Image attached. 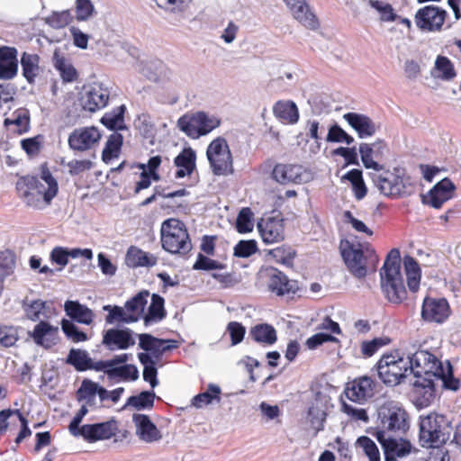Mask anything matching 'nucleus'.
Returning a JSON list of instances; mask_svg holds the SVG:
<instances>
[{"label":"nucleus","instance_id":"1","mask_svg":"<svg viewBox=\"0 0 461 461\" xmlns=\"http://www.w3.org/2000/svg\"><path fill=\"white\" fill-rule=\"evenodd\" d=\"M58 191V182L46 163L41 165L40 176H21L15 183L16 196L26 207L33 210L48 207Z\"/></svg>","mask_w":461,"mask_h":461},{"label":"nucleus","instance_id":"2","mask_svg":"<svg viewBox=\"0 0 461 461\" xmlns=\"http://www.w3.org/2000/svg\"><path fill=\"white\" fill-rule=\"evenodd\" d=\"M409 359L411 361V374L415 377L438 379L447 389L459 388V380L454 377L453 367L449 361L444 365L434 354L427 350H418L409 355Z\"/></svg>","mask_w":461,"mask_h":461},{"label":"nucleus","instance_id":"3","mask_svg":"<svg viewBox=\"0 0 461 461\" xmlns=\"http://www.w3.org/2000/svg\"><path fill=\"white\" fill-rule=\"evenodd\" d=\"M381 289L392 303L400 304L407 298V291L401 273V258L398 249L388 253L380 271Z\"/></svg>","mask_w":461,"mask_h":461},{"label":"nucleus","instance_id":"4","mask_svg":"<svg viewBox=\"0 0 461 461\" xmlns=\"http://www.w3.org/2000/svg\"><path fill=\"white\" fill-rule=\"evenodd\" d=\"M298 138L306 143L313 142L315 144H321L322 141L352 144L355 141L353 136L337 122L329 124L319 116H312L305 121Z\"/></svg>","mask_w":461,"mask_h":461},{"label":"nucleus","instance_id":"5","mask_svg":"<svg viewBox=\"0 0 461 461\" xmlns=\"http://www.w3.org/2000/svg\"><path fill=\"white\" fill-rule=\"evenodd\" d=\"M410 429V414L407 410L394 401L384 402L377 410L375 427L371 434L382 435H401Z\"/></svg>","mask_w":461,"mask_h":461},{"label":"nucleus","instance_id":"6","mask_svg":"<svg viewBox=\"0 0 461 461\" xmlns=\"http://www.w3.org/2000/svg\"><path fill=\"white\" fill-rule=\"evenodd\" d=\"M340 253L348 271L357 278H364L369 268L375 269L378 256L368 243L340 242Z\"/></svg>","mask_w":461,"mask_h":461},{"label":"nucleus","instance_id":"7","mask_svg":"<svg viewBox=\"0 0 461 461\" xmlns=\"http://www.w3.org/2000/svg\"><path fill=\"white\" fill-rule=\"evenodd\" d=\"M453 433L451 421L443 414L429 412L419 419V440L423 447H439Z\"/></svg>","mask_w":461,"mask_h":461},{"label":"nucleus","instance_id":"8","mask_svg":"<svg viewBox=\"0 0 461 461\" xmlns=\"http://www.w3.org/2000/svg\"><path fill=\"white\" fill-rule=\"evenodd\" d=\"M409 355L395 348L384 353L375 365L379 379L389 386L400 384L411 374Z\"/></svg>","mask_w":461,"mask_h":461},{"label":"nucleus","instance_id":"9","mask_svg":"<svg viewBox=\"0 0 461 461\" xmlns=\"http://www.w3.org/2000/svg\"><path fill=\"white\" fill-rule=\"evenodd\" d=\"M372 180L381 194L390 198L410 196L417 191V183L399 167L382 168L372 174Z\"/></svg>","mask_w":461,"mask_h":461},{"label":"nucleus","instance_id":"10","mask_svg":"<svg viewBox=\"0 0 461 461\" xmlns=\"http://www.w3.org/2000/svg\"><path fill=\"white\" fill-rule=\"evenodd\" d=\"M162 248L171 253L187 255L192 249V242L185 223L175 218L163 221L161 225Z\"/></svg>","mask_w":461,"mask_h":461},{"label":"nucleus","instance_id":"11","mask_svg":"<svg viewBox=\"0 0 461 461\" xmlns=\"http://www.w3.org/2000/svg\"><path fill=\"white\" fill-rule=\"evenodd\" d=\"M221 120L204 112L185 113L177 120V127L192 140L205 136L219 127Z\"/></svg>","mask_w":461,"mask_h":461},{"label":"nucleus","instance_id":"12","mask_svg":"<svg viewBox=\"0 0 461 461\" xmlns=\"http://www.w3.org/2000/svg\"><path fill=\"white\" fill-rule=\"evenodd\" d=\"M129 434L128 429L119 428V423L115 419L100 423L85 424L81 426L79 431V436L88 443L110 439L113 437H114L115 442L123 441Z\"/></svg>","mask_w":461,"mask_h":461},{"label":"nucleus","instance_id":"13","mask_svg":"<svg viewBox=\"0 0 461 461\" xmlns=\"http://www.w3.org/2000/svg\"><path fill=\"white\" fill-rule=\"evenodd\" d=\"M110 91L102 83L95 82L85 86L80 95V104L85 111L94 113L106 106Z\"/></svg>","mask_w":461,"mask_h":461},{"label":"nucleus","instance_id":"14","mask_svg":"<svg viewBox=\"0 0 461 461\" xmlns=\"http://www.w3.org/2000/svg\"><path fill=\"white\" fill-rule=\"evenodd\" d=\"M450 314L451 309L447 299L429 295L423 299L420 311L423 321L441 324L449 318Z\"/></svg>","mask_w":461,"mask_h":461},{"label":"nucleus","instance_id":"15","mask_svg":"<svg viewBox=\"0 0 461 461\" xmlns=\"http://www.w3.org/2000/svg\"><path fill=\"white\" fill-rule=\"evenodd\" d=\"M258 230L264 243L272 244L285 240V219L280 212L261 218Z\"/></svg>","mask_w":461,"mask_h":461},{"label":"nucleus","instance_id":"16","mask_svg":"<svg viewBox=\"0 0 461 461\" xmlns=\"http://www.w3.org/2000/svg\"><path fill=\"white\" fill-rule=\"evenodd\" d=\"M375 382L367 375H362L346 384L344 394L349 401L363 403L374 395Z\"/></svg>","mask_w":461,"mask_h":461},{"label":"nucleus","instance_id":"17","mask_svg":"<svg viewBox=\"0 0 461 461\" xmlns=\"http://www.w3.org/2000/svg\"><path fill=\"white\" fill-rule=\"evenodd\" d=\"M382 446L384 461H397L398 458L404 457L411 452L412 446L411 442L404 438H393L391 435L375 436Z\"/></svg>","mask_w":461,"mask_h":461},{"label":"nucleus","instance_id":"18","mask_svg":"<svg viewBox=\"0 0 461 461\" xmlns=\"http://www.w3.org/2000/svg\"><path fill=\"white\" fill-rule=\"evenodd\" d=\"M343 120L355 131L359 139L373 137L379 125L364 113L349 112L342 115Z\"/></svg>","mask_w":461,"mask_h":461},{"label":"nucleus","instance_id":"19","mask_svg":"<svg viewBox=\"0 0 461 461\" xmlns=\"http://www.w3.org/2000/svg\"><path fill=\"white\" fill-rule=\"evenodd\" d=\"M446 11L433 5L420 9L415 15L416 25L426 31H438L441 29L446 17Z\"/></svg>","mask_w":461,"mask_h":461},{"label":"nucleus","instance_id":"20","mask_svg":"<svg viewBox=\"0 0 461 461\" xmlns=\"http://www.w3.org/2000/svg\"><path fill=\"white\" fill-rule=\"evenodd\" d=\"M139 346L145 353L149 352L151 357L159 359L167 351L177 348V342L174 339H158L151 334L142 333L139 335Z\"/></svg>","mask_w":461,"mask_h":461},{"label":"nucleus","instance_id":"21","mask_svg":"<svg viewBox=\"0 0 461 461\" xmlns=\"http://www.w3.org/2000/svg\"><path fill=\"white\" fill-rule=\"evenodd\" d=\"M206 153L215 175H225L230 171L232 158L229 146H208Z\"/></svg>","mask_w":461,"mask_h":461},{"label":"nucleus","instance_id":"22","mask_svg":"<svg viewBox=\"0 0 461 461\" xmlns=\"http://www.w3.org/2000/svg\"><path fill=\"white\" fill-rule=\"evenodd\" d=\"M267 287L277 296L294 294L299 290L297 281L289 279L276 268L269 271Z\"/></svg>","mask_w":461,"mask_h":461},{"label":"nucleus","instance_id":"23","mask_svg":"<svg viewBox=\"0 0 461 461\" xmlns=\"http://www.w3.org/2000/svg\"><path fill=\"white\" fill-rule=\"evenodd\" d=\"M436 389L431 378L418 379L413 384L412 402L419 410L429 407L434 401Z\"/></svg>","mask_w":461,"mask_h":461},{"label":"nucleus","instance_id":"24","mask_svg":"<svg viewBox=\"0 0 461 461\" xmlns=\"http://www.w3.org/2000/svg\"><path fill=\"white\" fill-rule=\"evenodd\" d=\"M59 332L58 326L51 325L45 321H41L34 326L31 337L37 345L44 348H50L58 343Z\"/></svg>","mask_w":461,"mask_h":461},{"label":"nucleus","instance_id":"25","mask_svg":"<svg viewBox=\"0 0 461 461\" xmlns=\"http://www.w3.org/2000/svg\"><path fill=\"white\" fill-rule=\"evenodd\" d=\"M132 420L136 427V434L140 440L152 443L162 438V434L149 417L142 413H134Z\"/></svg>","mask_w":461,"mask_h":461},{"label":"nucleus","instance_id":"26","mask_svg":"<svg viewBox=\"0 0 461 461\" xmlns=\"http://www.w3.org/2000/svg\"><path fill=\"white\" fill-rule=\"evenodd\" d=\"M103 344L109 349H127L135 344L130 329H109L103 336Z\"/></svg>","mask_w":461,"mask_h":461},{"label":"nucleus","instance_id":"27","mask_svg":"<svg viewBox=\"0 0 461 461\" xmlns=\"http://www.w3.org/2000/svg\"><path fill=\"white\" fill-rule=\"evenodd\" d=\"M292 15L303 26L314 29L318 25L315 15L310 10L305 0H284Z\"/></svg>","mask_w":461,"mask_h":461},{"label":"nucleus","instance_id":"28","mask_svg":"<svg viewBox=\"0 0 461 461\" xmlns=\"http://www.w3.org/2000/svg\"><path fill=\"white\" fill-rule=\"evenodd\" d=\"M303 168L295 164H276L272 171L273 178L283 185L303 182Z\"/></svg>","mask_w":461,"mask_h":461},{"label":"nucleus","instance_id":"29","mask_svg":"<svg viewBox=\"0 0 461 461\" xmlns=\"http://www.w3.org/2000/svg\"><path fill=\"white\" fill-rule=\"evenodd\" d=\"M18 71L17 50L11 47H0V79L14 78Z\"/></svg>","mask_w":461,"mask_h":461},{"label":"nucleus","instance_id":"30","mask_svg":"<svg viewBox=\"0 0 461 461\" xmlns=\"http://www.w3.org/2000/svg\"><path fill=\"white\" fill-rule=\"evenodd\" d=\"M274 116L284 124H296L300 118L296 104L291 100H279L272 108Z\"/></svg>","mask_w":461,"mask_h":461},{"label":"nucleus","instance_id":"31","mask_svg":"<svg viewBox=\"0 0 461 461\" xmlns=\"http://www.w3.org/2000/svg\"><path fill=\"white\" fill-rule=\"evenodd\" d=\"M454 190L455 185L449 178L442 179L429 191L430 205L436 209L441 208L452 197Z\"/></svg>","mask_w":461,"mask_h":461},{"label":"nucleus","instance_id":"32","mask_svg":"<svg viewBox=\"0 0 461 461\" xmlns=\"http://www.w3.org/2000/svg\"><path fill=\"white\" fill-rule=\"evenodd\" d=\"M156 256L143 251L136 246H131L126 252L125 264L131 268L141 267H150L157 264Z\"/></svg>","mask_w":461,"mask_h":461},{"label":"nucleus","instance_id":"33","mask_svg":"<svg viewBox=\"0 0 461 461\" xmlns=\"http://www.w3.org/2000/svg\"><path fill=\"white\" fill-rule=\"evenodd\" d=\"M195 160L196 154L194 150L190 147L184 149L174 160V163L177 167L175 172V177L176 179H180L186 176H190L195 169Z\"/></svg>","mask_w":461,"mask_h":461},{"label":"nucleus","instance_id":"34","mask_svg":"<svg viewBox=\"0 0 461 461\" xmlns=\"http://www.w3.org/2000/svg\"><path fill=\"white\" fill-rule=\"evenodd\" d=\"M149 296V291L143 290L125 303L124 308L127 312V318L124 319L125 323L135 322L141 317Z\"/></svg>","mask_w":461,"mask_h":461},{"label":"nucleus","instance_id":"35","mask_svg":"<svg viewBox=\"0 0 461 461\" xmlns=\"http://www.w3.org/2000/svg\"><path fill=\"white\" fill-rule=\"evenodd\" d=\"M64 310L68 316L78 323L89 325L93 322L95 317L93 311L77 301H67Z\"/></svg>","mask_w":461,"mask_h":461},{"label":"nucleus","instance_id":"36","mask_svg":"<svg viewBox=\"0 0 461 461\" xmlns=\"http://www.w3.org/2000/svg\"><path fill=\"white\" fill-rule=\"evenodd\" d=\"M403 266L407 278V285L411 292L417 293L420 289L421 270L417 260L406 256L403 258Z\"/></svg>","mask_w":461,"mask_h":461},{"label":"nucleus","instance_id":"37","mask_svg":"<svg viewBox=\"0 0 461 461\" xmlns=\"http://www.w3.org/2000/svg\"><path fill=\"white\" fill-rule=\"evenodd\" d=\"M53 66L59 72L64 82H74L77 78V71L72 63L56 50L53 53Z\"/></svg>","mask_w":461,"mask_h":461},{"label":"nucleus","instance_id":"38","mask_svg":"<svg viewBox=\"0 0 461 461\" xmlns=\"http://www.w3.org/2000/svg\"><path fill=\"white\" fill-rule=\"evenodd\" d=\"M249 335L251 338L263 345H273L277 340L276 329L267 323L257 324L250 329Z\"/></svg>","mask_w":461,"mask_h":461},{"label":"nucleus","instance_id":"39","mask_svg":"<svg viewBox=\"0 0 461 461\" xmlns=\"http://www.w3.org/2000/svg\"><path fill=\"white\" fill-rule=\"evenodd\" d=\"M101 138L95 127H86L75 130L68 138V144H95Z\"/></svg>","mask_w":461,"mask_h":461},{"label":"nucleus","instance_id":"40","mask_svg":"<svg viewBox=\"0 0 461 461\" xmlns=\"http://www.w3.org/2000/svg\"><path fill=\"white\" fill-rule=\"evenodd\" d=\"M7 130L13 133L22 134L28 130L29 116L26 110H17L11 117L5 120Z\"/></svg>","mask_w":461,"mask_h":461},{"label":"nucleus","instance_id":"41","mask_svg":"<svg viewBox=\"0 0 461 461\" xmlns=\"http://www.w3.org/2000/svg\"><path fill=\"white\" fill-rule=\"evenodd\" d=\"M267 256L278 264L292 267L296 257V250L291 246L284 244L268 250Z\"/></svg>","mask_w":461,"mask_h":461},{"label":"nucleus","instance_id":"42","mask_svg":"<svg viewBox=\"0 0 461 461\" xmlns=\"http://www.w3.org/2000/svg\"><path fill=\"white\" fill-rule=\"evenodd\" d=\"M106 375L109 379L119 378L122 381H136L139 378V370L132 364L115 366L106 370Z\"/></svg>","mask_w":461,"mask_h":461},{"label":"nucleus","instance_id":"43","mask_svg":"<svg viewBox=\"0 0 461 461\" xmlns=\"http://www.w3.org/2000/svg\"><path fill=\"white\" fill-rule=\"evenodd\" d=\"M40 58L36 54L23 52L21 58L23 75L29 83H32L40 72Z\"/></svg>","mask_w":461,"mask_h":461},{"label":"nucleus","instance_id":"44","mask_svg":"<svg viewBox=\"0 0 461 461\" xmlns=\"http://www.w3.org/2000/svg\"><path fill=\"white\" fill-rule=\"evenodd\" d=\"M165 300L162 296L153 294L151 296V303L149 306L148 313L144 316L146 325L152 321H158L164 319L167 315L164 307Z\"/></svg>","mask_w":461,"mask_h":461},{"label":"nucleus","instance_id":"45","mask_svg":"<svg viewBox=\"0 0 461 461\" xmlns=\"http://www.w3.org/2000/svg\"><path fill=\"white\" fill-rule=\"evenodd\" d=\"M138 358L144 366L143 379L149 383L152 388L156 387L158 384L157 379L158 370L156 367V361L149 353H139Z\"/></svg>","mask_w":461,"mask_h":461},{"label":"nucleus","instance_id":"46","mask_svg":"<svg viewBox=\"0 0 461 461\" xmlns=\"http://www.w3.org/2000/svg\"><path fill=\"white\" fill-rule=\"evenodd\" d=\"M392 339L387 336L374 338L370 340H363L360 343V352L363 357L368 358L373 357L381 348L389 346Z\"/></svg>","mask_w":461,"mask_h":461},{"label":"nucleus","instance_id":"47","mask_svg":"<svg viewBox=\"0 0 461 461\" xmlns=\"http://www.w3.org/2000/svg\"><path fill=\"white\" fill-rule=\"evenodd\" d=\"M355 447L368 458V461H381L379 448L375 442L366 436L357 438Z\"/></svg>","mask_w":461,"mask_h":461},{"label":"nucleus","instance_id":"48","mask_svg":"<svg viewBox=\"0 0 461 461\" xmlns=\"http://www.w3.org/2000/svg\"><path fill=\"white\" fill-rule=\"evenodd\" d=\"M134 124L140 134L149 140L150 144H154L156 140L157 129L152 118L148 114L139 115L135 120Z\"/></svg>","mask_w":461,"mask_h":461},{"label":"nucleus","instance_id":"49","mask_svg":"<svg viewBox=\"0 0 461 461\" xmlns=\"http://www.w3.org/2000/svg\"><path fill=\"white\" fill-rule=\"evenodd\" d=\"M343 179L348 180L352 185V190L357 200L363 199L367 194V188L363 179L360 169H351L343 176Z\"/></svg>","mask_w":461,"mask_h":461},{"label":"nucleus","instance_id":"50","mask_svg":"<svg viewBox=\"0 0 461 461\" xmlns=\"http://www.w3.org/2000/svg\"><path fill=\"white\" fill-rule=\"evenodd\" d=\"M431 75L436 78L450 80L456 76V73L451 61L446 57L438 56L435 61Z\"/></svg>","mask_w":461,"mask_h":461},{"label":"nucleus","instance_id":"51","mask_svg":"<svg viewBox=\"0 0 461 461\" xmlns=\"http://www.w3.org/2000/svg\"><path fill=\"white\" fill-rule=\"evenodd\" d=\"M67 363L73 366L78 372L90 370L91 357L82 349H70L67 357Z\"/></svg>","mask_w":461,"mask_h":461},{"label":"nucleus","instance_id":"52","mask_svg":"<svg viewBox=\"0 0 461 461\" xmlns=\"http://www.w3.org/2000/svg\"><path fill=\"white\" fill-rule=\"evenodd\" d=\"M155 393L153 391H143L138 395H132L128 398L127 405L140 411L144 409H152L155 402Z\"/></svg>","mask_w":461,"mask_h":461},{"label":"nucleus","instance_id":"53","mask_svg":"<svg viewBox=\"0 0 461 461\" xmlns=\"http://www.w3.org/2000/svg\"><path fill=\"white\" fill-rule=\"evenodd\" d=\"M124 109V106L121 105L114 109L113 112L106 113L101 119L102 123L109 130H116L126 127L124 125L123 119Z\"/></svg>","mask_w":461,"mask_h":461},{"label":"nucleus","instance_id":"54","mask_svg":"<svg viewBox=\"0 0 461 461\" xmlns=\"http://www.w3.org/2000/svg\"><path fill=\"white\" fill-rule=\"evenodd\" d=\"M220 393L221 390L219 386L209 384L206 392L198 393L192 399V405L195 408H202L212 403L215 398L220 399Z\"/></svg>","mask_w":461,"mask_h":461},{"label":"nucleus","instance_id":"55","mask_svg":"<svg viewBox=\"0 0 461 461\" xmlns=\"http://www.w3.org/2000/svg\"><path fill=\"white\" fill-rule=\"evenodd\" d=\"M254 227L253 212L250 208H242L236 220V229L240 233H248L252 231Z\"/></svg>","mask_w":461,"mask_h":461},{"label":"nucleus","instance_id":"56","mask_svg":"<svg viewBox=\"0 0 461 461\" xmlns=\"http://www.w3.org/2000/svg\"><path fill=\"white\" fill-rule=\"evenodd\" d=\"M72 21V15L68 10L61 12H53L51 14L44 18L45 23L54 29H61L66 27Z\"/></svg>","mask_w":461,"mask_h":461},{"label":"nucleus","instance_id":"57","mask_svg":"<svg viewBox=\"0 0 461 461\" xmlns=\"http://www.w3.org/2000/svg\"><path fill=\"white\" fill-rule=\"evenodd\" d=\"M19 339L18 330L14 326L0 325V347L10 348Z\"/></svg>","mask_w":461,"mask_h":461},{"label":"nucleus","instance_id":"58","mask_svg":"<svg viewBox=\"0 0 461 461\" xmlns=\"http://www.w3.org/2000/svg\"><path fill=\"white\" fill-rule=\"evenodd\" d=\"M15 254L10 250L5 249L0 252V274L8 277L14 274L15 267Z\"/></svg>","mask_w":461,"mask_h":461},{"label":"nucleus","instance_id":"59","mask_svg":"<svg viewBox=\"0 0 461 461\" xmlns=\"http://www.w3.org/2000/svg\"><path fill=\"white\" fill-rule=\"evenodd\" d=\"M62 330L68 339L73 342H82L87 339V335L84 331H81L77 327L68 320H63L61 322Z\"/></svg>","mask_w":461,"mask_h":461},{"label":"nucleus","instance_id":"60","mask_svg":"<svg viewBox=\"0 0 461 461\" xmlns=\"http://www.w3.org/2000/svg\"><path fill=\"white\" fill-rule=\"evenodd\" d=\"M225 267V265L212 259L208 258L207 256H204L202 253H199L197 256V259L193 265L194 270H203V271H210V270H216V269H222Z\"/></svg>","mask_w":461,"mask_h":461},{"label":"nucleus","instance_id":"61","mask_svg":"<svg viewBox=\"0 0 461 461\" xmlns=\"http://www.w3.org/2000/svg\"><path fill=\"white\" fill-rule=\"evenodd\" d=\"M96 392H98V384L89 379H84L81 386L77 391V400H86L90 402L94 400Z\"/></svg>","mask_w":461,"mask_h":461},{"label":"nucleus","instance_id":"62","mask_svg":"<svg viewBox=\"0 0 461 461\" xmlns=\"http://www.w3.org/2000/svg\"><path fill=\"white\" fill-rule=\"evenodd\" d=\"M163 67L164 65L162 61L158 59H150L143 63L140 71L149 80L156 81L158 80Z\"/></svg>","mask_w":461,"mask_h":461},{"label":"nucleus","instance_id":"63","mask_svg":"<svg viewBox=\"0 0 461 461\" xmlns=\"http://www.w3.org/2000/svg\"><path fill=\"white\" fill-rule=\"evenodd\" d=\"M257 250L258 245L254 240H240L234 247V256L246 258L255 254Z\"/></svg>","mask_w":461,"mask_h":461},{"label":"nucleus","instance_id":"64","mask_svg":"<svg viewBox=\"0 0 461 461\" xmlns=\"http://www.w3.org/2000/svg\"><path fill=\"white\" fill-rule=\"evenodd\" d=\"M157 5L170 13H181L185 11L191 0H155Z\"/></svg>","mask_w":461,"mask_h":461}]
</instances>
